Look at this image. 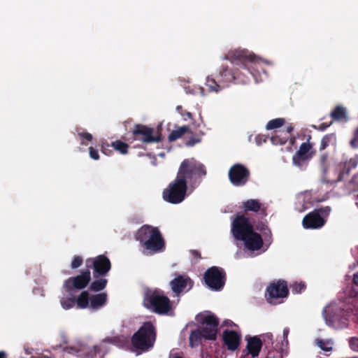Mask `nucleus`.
<instances>
[{
	"label": "nucleus",
	"instance_id": "obj_38",
	"mask_svg": "<svg viewBox=\"0 0 358 358\" xmlns=\"http://www.w3.org/2000/svg\"><path fill=\"white\" fill-rule=\"evenodd\" d=\"M306 285L303 282H294L290 285L292 292L294 294H301L306 289Z\"/></svg>",
	"mask_w": 358,
	"mask_h": 358
},
{
	"label": "nucleus",
	"instance_id": "obj_52",
	"mask_svg": "<svg viewBox=\"0 0 358 358\" xmlns=\"http://www.w3.org/2000/svg\"><path fill=\"white\" fill-rule=\"evenodd\" d=\"M191 253L194 258H196V259L201 258V253L198 250H191Z\"/></svg>",
	"mask_w": 358,
	"mask_h": 358
},
{
	"label": "nucleus",
	"instance_id": "obj_34",
	"mask_svg": "<svg viewBox=\"0 0 358 358\" xmlns=\"http://www.w3.org/2000/svg\"><path fill=\"white\" fill-rule=\"evenodd\" d=\"M331 117L335 120H342L346 117L345 110L342 106H337L331 113Z\"/></svg>",
	"mask_w": 358,
	"mask_h": 358
},
{
	"label": "nucleus",
	"instance_id": "obj_9",
	"mask_svg": "<svg viewBox=\"0 0 358 358\" xmlns=\"http://www.w3.org/2000/svg\"><path fill=\"white\" fill-rule=\"evenodd\" d=\"M216 78L223 87L229 86L232 83H244L248 80L245 74L242 77V74L238 73L237 70L229 69L225 65H222L218 69Z\"/></svg>",
	"mask_w": 358,
	"mask_h": 358
},
{
	"label": "nucleus",
	"instance_id": "obj_62",
	"mask_svg": "<svg viewBox=\"0 0 358 358\" xmlns=\"http://www.w3.org/2000/svg\"><path fill=\"white\" fill-rule=\"evenodd\" d=\"M355 358H358V357H355Z\"/></svg>",
	"mask_w": 358,
	"mask_h": 358
},
{
	"label": "nucleus",
	"instance_id": "obj_45",
	"mask_svg": "<svg viewBox=\"0 0 358 358\" xmlns=\"http://www.w3.org/2000/svg\"><path fill=\"white\" fill-rule=\"evenodd\" d=\"M89 154L90 157L94 160H98L99 159L98 150L94 148L93 147L89 148Z\"/></svg>",
	"mask_w": 358,
	"mask_h": 358
},
{
	"label": "nucleus",
	"instance_id": "obj_26",
	"mask_svg": "<svg viewBox=\"0 0 358 358\" xmlns=\"http://www.w3.org/2000/svg\"><path fill=\"white\" fill-rule=\"evenodd\" d=\"M320 166L321 171L322 173V178H324V180H327V182H329L330 180L327 176V171L329 167L327 153H323L320 157Z\"/></svg>",
	"mask_w": 358,
	"mask_h": 358
},
{
	"label": "nucleus",
	"instance_id": "obj_18",
	"mask_svg": "<svg viewBox=\"0 0 358 358\" xmlns=\"http://www.w3.org/2000/svg\"><path fill=\"white\" fill-rule=\"evenodd\" d=\"M326 223L325 219L313 210L307 214L303 219L302 224L305 229H320Z\"/></svg>",
	"mask_w": 358,
	"mask_h": 358
},
{
	"label": "nucleus",
	"instance_id": "obj_6",
	"mask_svg": "<svg viewBox=\"0 0 358 358\" xmlns=\"http://www.w3.org/2000/svg\"><path fill=\"white\" fill-rule=\"evenodd\" d=\"M203 280L209 289L213 291H220L226 283L227 273L224 268L213 266L205 271Z\"/></svg>",
	"mask_w": 358,
	"mask_h": 358
},
{
	"label": "nucleus",
	"instance_id": "obj_28",
	"mask_svg": "<svg viewBox=\"0 0 358 358\" xmlns=\"http://www.w3.org/2000/svg\"><path fill=\"white\" fill-rule=\"evenodd\" d=\"M189 128L187 126L179 127L177 129L173 130L169 135L168 139L170 142H173L180 138L183 134L188 132Z\"/></svg>",
	"mask_w": 358,
	"mask_h": 358
},
{
	"label": "nucleus",
	"instance_id": "obj_29",
	"mask_svg": "<svg viewBox=\"0 0 358 358\" xmlns=\"http://www.w3.org/2000/svg\"><path fill=\"white\" fill-rule=\"evenodd\" d=\"M202 339H204L199 329L192 331L189 335V345L191 347L199 345Z\"/></svg>",
	"mask_w": 358,
	"mask_h": 358
},
{
	"label": "nucleus",
	"instance_id": "obj_16",
	"mask_svg": "<svg viewBox=\"0 0 358 358\" xmlns=\"http://www.w3.org/2000/svg\"><path fill=\"white\" fill-rule=\"evenodd\" d=\"M289 289L285 280H279L271 282L266 289V297L268 303H274V300L285 298L288 296Z\"/></svg>",
	"mask_w": 358,
	"mask_h": 358
},
{
	"label": "nucleus",
	"instance_id": "obj_10",
	"mask_svg": "<svg viewBox=\"0 0 358 358\" xmlns=\"http://www.w3.org/2000/svg\"><path fill=\"white\" fill-rule=\"evenodd\" d=\"M199 321L203 325L199 328L203 338L205 340H215L219 326L217 317L213 314L201 315L199 316Z\"/></svg>",
	"mask_w": 358,
	"mask_h": 358
},
{
	"label": "nucleus",
	"instance_id": "obj_48",
	"mask_svg": "<svg viewBox=\"0 0 358 358\" xmlns=\"http://www.w3.org/2000/svg\"><path fill=\"white\" fill-rule=\"evenodd\" d=\"M201 141V139L199 138L196 137H192L190 138L187 142L185 143L187 146H193L195 144L199 143Z\"/></svg>",
	"mask_w": 358,
	"mask_h": 358
},
{
	"label": "nucleus",
	"instance_id": "obj_17",
	"mask_svg": "<svg viewBox=\"0 0 358 358\" xmlns=\"http://www.w3.org/2000/svg\"><path fill=\"white\" fill-rule=\"evenodd\" d=\"M193 286L194 281L187 275H177L170 282V287L176 296L190 290Z\"/></svg>",
	"mask_w": 358,
	"mask_h": 358
},
{
	"label": "nucleus",
	"instance_id": "obj_7",
	"mask_svg": "<svg viewBox=\"0 0 358 358\" xmlns=\"http://www.w3.org/2000/svg\"><path fill=\"white\" fill-rule=\"evenodd\" d=\"M255 55L250 54L245 50H235L229 51L224 57L223 59H227L231 62L233 64L240 65L248 73L253 76L252 72L250 71L251 65L255 60Z\"/></svg>",
	"mask_w": 358,
	"mask_h": 358
},
{
	"label": "nucleus",
	"instance_id": "obj_20",
	"mask_svg": "<svg viewBox=\"0 0 358 358\" xmlns=\"http://www.w3.org/2000/svg\"><path fill=\"white\" fill-rule=\"evenodd\" d=\"M222 339L227 349L234 351L238 348L241 336L234 330L227 329L223 331Z\"/></svg>",
	"mask_w": 358,
	"mask_h": 358
},
{
	"label": "nucleus",
	"instance_id": "obj_31",
	"mask_svg": "<svg viewBox=\"0 0 358 358\" xmlns=\"http://www.w3.org/2000/svg\"><path fill=\"white\" fill-rule=\"evenodd\" d=\"M315 343L323 351L330 352L333 350V341L331 339L324 340L317 338L315 340Z\"/></svg>",
	"mask_w": 358,
	"mask_h": 358
},
{
	"label": "nucleus",
	"instance_id": "obj_27",
	"mask_svg": "<svg viewBox=\"0 0 358 358\" xmlns=\"http://www.w3.org/2000/svg\"><path fill=\"white\" fill-rule=\"evenodd\" d=\"M108 283V280L103 277L95 278V280L90 285V289L92 292H97L105 289Z\"/></svg>",
	"mask_w": 358,
	"mask_h": 358
},
{
	"label": "nucleus",
	"instance_id": "obj_25",
	"mask_svg": "<svg viewBox=\"0 0 358 358\" xmlns=\"http://www.w3.org/2000/svg\"><path fill=\"white\" fill-rule=\"evenodd\" d=\"M90 296L87 291H83L76 299V303L79 308H86L90 307Z\"/></svg>",
	"mask_w": 358,
	"mask_h": 358
},
{
	"label": "nucleus",
	"instance_id": "obj_11",
	"mask_svg": "<svg viewBox=\"0 0 358 358\" xmlns=\"http://www.w3.org/2000/svg\"><path fill=\"white\" fill-rule=\"evenodd\" d=\"M311 136H308L306 142L301 144L299 149L292 157V163L294 166L302 168L307 165L308 162L313 158L315 150L313 149V145L310 143Z\"/></svg>",
	"mask_w": 358,
	"mask_h": 358
},
{
	"label": "nucleus",
	"instance_id": "obj_30",
	"mask_svg": "<svg viewBox=\"0 0 358 358\" xmlns=\"http://www.w3.org/2000/svg\"><path fill=\"white\" fill-rule=\"evenodd\" d=\"M206 85L208 87L210 92H217L224 88L216 78H213L208 77L206 78Z\"/></svg>",
	"mask_w": 358,
	"mask_h": 358
},
{
	"label": "nucleus",
	"instance_id": "obj_50",
	"mask_svg": "<svg viewBox=\"0 0 358 358\" xmlns=\"http://www.w3.org/2000/svg\"><path fill=\"white\" fill-rule=\"evenodd\" d=\"M256 229L263 233L265 231H267L269 228L264 222H260L258 224H257Z\"/></svg>",
	"mask_w": 358,
	"mask_h": 358
},
{
	"label": "nucleus",
	"instance_id": "obj_24",
	"mask_svg": "<svg viewBox=\"0 0 358 358\" xmlns=\"http://www.w3.org/2000/svg\"><path fill=\"white\" fill-rule=\"evenodd\" d=\"M108 296L106 293H100L92 295L90 301V308L96 310L104 306L107 302Z\"/></svg>",
	"mask_w": 358,
	"mask_h": 358
},
{
	"label": "nucleus",
	"instance_id": "obj_58",
	"mask_svg": "<svg viewBox=\"0 0 358 358\" xmlns=\"http://www.w3.org/2000/svg\"><path fill=\"white\" fill-rule=\"evenodd\" d=\"M353 282L355 285L358 286V272L354 275Z\"/></svg>",
	"mask_w": 358,
	"mask_h": 358
},
{
	"label": "nucleus",
	"instance_id": "obj_59",
	"mask_svg": "<svg viewBox=\"0 0 358 358\" xmlns=\"http://www.w3.org/2000/svg\"><path fill=\"white\" fill-rule=\"evenodd\" d=\"M176 110L181 114L182 116H185V115H183V110H182V106H178L176 107Z\"/></svg>",
	"mask_w": 358,
	"mask_h": 358
},
{
	"label": "nucleus",
	"instance_id": "obj_57",
	"mask_svg": "<svg viewBox=\"0 0 358 358\" xmlns=\"http://www.w3.org/2000/svg\"><path fill=\"white\" fill-rule=\"evenodd\" d=\"M266 338L269 340L271 342V344H273V341H273V335L271 334H266L264 336V342H266Z\"/></svg>",
	"mask_w": 358,
	"mask_h": 358
},
{
	"label": "nucleus",
	"instance_id": "obj_15",
	"mask_svg": "<svg viewBox=\"0 0 358 358\" xmlns=\"http://www.w3.org/2000/svg\"><path fill=\"white\" fill-rule=\"evenodd\" d=\"M154 129L141 124H136L132 130L134 140L148 144L159 143L162 141L160 135H154Z\"/></svg>",
	"mask_w": 358,
	"mask_h": 358
},
{
	"label": "nucleus",
	"instance_id": "obj_46",
	"mask_svg": "<svg viewBox=\"0 0 358 358\" xmlns=\"http://www.w3.org/2000/svg\"><path fill=\"white\" fill-rule=\"evenodd\" d=\"M263 236L264 237V241L266 242V243H268V245H270L272 242V234H271V229H268L267 231H265L264 232H263Z\"/></svg>",
	"mask_w": 358,
	"mask_h": 358
},
{
	"label": "nucleus",
	"instance_id": "obj_55",
	"mask_svg": "<svg viewBox=\"0 0 358 358\" xmlns=\"http://www.w3.org/2000/svg\"><path fill=\"white\" fill-rule=\"evenodd\" d=\"M293 129H294L293 127L289 125V126L287 127L286 131L283 132V134L287 135L289 136V135L291 134V132L293 131Z\"/></svg>",
	"mask_w": 358,
	"mask_h": 358
},
{
	"label": "nucleus",
	"instance_id": "obj_61",
	"mask_svg": "<svg viewBox=\"0 0 358 358\" xmlns=\"http://www.w3.org/2000/svg\"><path fill=\"white\" fill-rule=\"evenodd\" d=\"M174 358H183V357H180V356H177V357H175Z\"/></svg>",
	"mask_w": 358,
	"mask_h": 358
},
{
	"label": "nucleus",
	"instance_id": "obj_13",
	"mask_svg": "<svg viewBox=\"0 0 358 358\" xmlns=\"http://www.w3.org/2000/svg\"><path fill=\"white\" fill-rule=\"evenodd\" d=\"M254 229L253 224L245 215H237L231 224V232L234 237L241 241L245 238Z\"/></svg>",
	"mask_w": 358,
	"mask_h": 358
},
{
	"label": "nucleus",
	"instance_id": "obj_51",
	"mask_svg": "<svg viewBox=\"0 0 358 358\" xmlns=\"http://www.w3.org/2000/svg\"><path fill=\"white\" fill-rule=\"evenodd\" d=\"M109 147L110 145L108 143H103L101 145V152L105 155H108L107 151L109 150Z\"/></svg>",
	"mask_w": 358,
	"mask_h": 358
},
{
	"label": "nucleus",
	"instance_id": "obj_41",
	"mask_svg": "<svg viewBox=\"0 0 358 358\" xmlns=\"http://www.w3.org/2000/svg\"><path fill=\"white\" fill-rule=\"evenodd\" d=\"M80 138L82 140L81 144L85 145V143L84 142V140H86L87 141H92L93 139V136L91 134L88 132H79L78 134Z\"/></svg>",
	"mask_w": 358,
	"mask_h": 358
},
{
	"label": "nucleus",
	"instance_id": "obj_40",
	"mask_svg": "<svg viewBox=\"0 0 358 358\" xmlns=\"http://www.w3.org/2000/svg\"><path fill=\"white\" fill-rule=\"evenodd\" d=\"M83 263V259L81 256H75L71 263V268L76 269L79 268Z\"/></svg>",
	"mask_w": 358,
	"mask_h": 358
},
{
	"label": "nucleus",
	"instance_id": "obj_33",
	"mask_svg": "<svg viewBox=\"0 0 358 358\" xmlns=\"http://www.w3.org/2000/svg\"><path fill=\"white\" fill-rule=\"evenodd\" d=\"M289 136L287 135H284L283 132H280L279 134H275L271 137V143L275 145H284L287 143Z\"/></svg>",
	"mask_w": 358,
	"mask_h": 358
},
{
	"label": "nucleus",
	"instance_id": "obj_23",
	"mask_svg": "<svg viewBox=\"0 0 358 358\" xmlns=\"http://www.w3.org/2000/svg\"><path fill=\"white\" fill-rule=\"evenodd\" d=\"M358 164V155H356L351 157L348 161H346L342 169L340 171L337 179L332 180L333 182H338L343 180L344 175H348L351 170L355 169Z\"/></svg>",
	"mask_w": 358,
	"mask_h": 358
},
{
	"label": "nucleus",
	"instance_id": "obj_32",
	"mask_svg": "<svg viewBox=\"0 0 358 358\" xmlns=\"http://www.w3.org/2000/svg\"><path fill=\"white\" fill-rule=\"evenodd\" d=\"M111 147L122 155L127 154L128 152L129 145L120 140L112 142Z\"/></svg>",
	"mask_w": 358,
	"mask_h": 358
},
{
	"label": "nucleus",
	"instance_id": "obj_43",
	"mask_svg": "<svg viewBox=\"0 0 358 358\" xmlns=\"http://www.w3.org/2000/svg\"><path fill=\"white\" fill-rule=\"evenodd\" d=\"M314 210L316 211L322 217L328 216L331 212V208L329 206H325L315 209Z\"/></svg>",
	"mask_w": 358,
	"mask_h": 358
},
{
	"label": "nucleus",
	"instance_id": "obj_4",
	"mask_svg": "<svg viewBox=\"0 0 358 358\" xmlns=\"http://www.w3.org/2000/svg\"><path fill=\"white\" fill-rule=\"evenodd\" d=\"M156 340V329L151 322H146L131 338L132 345L137 350H148Z\"/></svg>",
	"mask_w": 358,
	"mask_h": 358
},
{
	"label": "nucleus",
	"instance_id": "obj_60",
	"mask_svg": "<svg viewBox=\"0 0 358 358\" xmlns=\"http://www.w3.org/2000/svg\"><path fill=\"white\" fill-rule=\"evenodd\" d=\"M0 358H7V354L4 351H0Z\"/></svg>",
	"mask_w": 358,
	"mask_h": 358
},
{
	"label": "nucleus",
	"instance_id": "obj_19",
	"mask_svg": "<svg viewBox=\"0 0 358 358\" xmlns=\"http://www.w3.org/2000/svg\"><path fill=\"white\" fill-rule=\"evenodd\" d=\"M244 243L245 247L250 251H257L260 250L264 245V241L262 236L255 232L254 229L245 238L241 240Z\"/></svg>",
	"mask_w": 358,
	"mask_h": 358
},
{
	"label": "nucleus",
	"instance_id": "obj_36",
	"mask_svg": "<svg viewBox=\"0 0 358 358\" xmlns=\"http://www.w3.org/2000/svg\"><path fill=\"white\" fill-rule=\"evenodd\" d=\"M335 138V135L334 134H327L321 140L320 150H325L329 145L331 141Z\"/></svg>",
	"mask_w": 358,
	"mask_h": 358
},
{
	"label": "nucleus",
	"instance_id": "obj_21",
	"mask_svg": "<svg viewBox=\"0 0 358 358\" xmlns=\"http://www.w3.org/2000/svg\"><path fill=\"white\" fill-rule=\"evenodd\" d=\"M242 208L245 212L252 211L258 213L262 217L267 215L266 208L262 206L258 199H250L243 202Z\"/></svg>",
	"mask_w": 358,
	"mask_h": 358
},
{
	"label": "nucleus",
	"instance_id": "obj_39",
	"mask_svg": "<svg viewBox=\"0 0 358 358\" xmlns=\"http://www.w3.org/2000/svg\"><path fill=\"white\" fill-rule=\"evenodd\" d=\"M282 348L279 349H272L268 350L267 355L265 358H282Z\"/></svg>",
	"mask_w": 358,
	"mask_h": 358
},
{
	"label": "nucleus",
	"instance_id": "obj_3",
	"mask_svg": "<svg viewBox=\"0 0 358 358\" xmlns=\"http://www.w3.org/2000/svg\"><path fill=\"white\" fill-rule=\"evenodd\" d=\"M143 306L153 313L164 315L172 308L170 299L159 289H148L144 294Z\"/></svg>",
	"mask_w": 358,
	"mask_h": 358
},
{
	"label": "nucleus",
	"instance_id": "obj_14",
	"mask_svg": "<svg viewBox=\"0 0 358 358\" xmlns=\"http://www.w3.org/2000/svg\"><path fill=\"white\" fill-rule=\"evenodd\" d=\"M230 182L236 187L244 186L250 180V172L241 164H234L228 172Z\"/></svg>",
	"mask_w": 358,
	"mask_h": 358
},
{
	"label": "nucleus",
	"instance_id": "obj_37",
	"mask_svg": "<svg viewBox=\"0 0 358 358\" xmlns=\"http://www.w3.org/2000/svg\"><path fill=\"white\" fill-rule=\"evenodd\" d=\"M62 307L65 310H69L73 308L76 303V298L68 297L66 299H62L60 301Z\"/></svg>",
	"mask_w": 358,
	"mask_h": 358
},
{
	"label": "nucleus",
	"instance_id": "obj_42",
	"mask_svg": "<svg viewBox=\"0 0 358 358\" xmlns=\"http://www.w3.org/2000/svg\"><path fill=\"white\" fill-rule=\"evenodd\" d=\"M350 145L352 148H358V128L354 131Z\"/></svg>",
	"mask_w": 358,
	"mask_h": 358
},
{
	"label": "nucleus",
	"instance_id": "obj_53",
	"mask_svg": "<svg viewBox=\"0 0 358 358\" xmlns=\"http://www.w3.org/2000/svg\"><path fill=\"white\" fill-rule=\"evenodd\" d=\"M117 340V337H107L104 339V341L110 343H116Z\"/></svg>",
	"mask_w": 358,
	"mask_h": 358
},
{
	"label": "nucleus",
	"instance_id": "obj_2",
	"mask_svg": "<svg viewBox=\"0 0 358 358\" xmlns=\"http://www.w3.org/2000/svg\"><path fill=\"white\" fill-rule=\"evenodd\" d=\"M207 172L205 166L194 158L184 159L178 169L177 176L183 179L190 185L200 182V180L206 176Z\"/></svg>",
	"mask_w": 358,
	"mask_h": 358
},
{
	"label": "nucleus",
	"instance_id": "obj_47",
	"mask_svg": "<svg viewBox=\"0 0 358 358\" xmlns=\"http://www.w3.org/2000/svg\"><path fill=\"white\" fill-rule=\"evenodd\" d=\"M333 123V121H330L329 122H322L320 124H319L317 127L316 126H313V127L315 129H317L319 131H324L327 128H328L329 127H330Z\"/></svg>",
	"mask_w": 358,
	"mask_h": 358
},
{
	"label": "nucleus",
	"instance_id": "obj_8",
	"mask_svg": "<svg viewBox=\"0 0 358 358\" xmlns=\"http://www.w3.org/2000/svg\"><path fill=\"white\" fill-rule=\"evenodd\" d=\"M88 269L93 268V277L99 278L107 275L111 268L110 259L104 255H100L93 258H88L85 261Z\"/></svg>",
	"mask_w": 358,
	"mask_h": 358
},
{
	"label": "nucleus",
	"instance_id": "obj_56",
	"mask_svg": "<svg viewBox=\"0 0 358 358\" xmlns=\"http://www.w3.org/2000/svg\"><path fill=\"white\" fill-rule=\"evenodd\" d=\"M288 334H289V329H285L283 330V338L285 341L286 345H287V343H288V341H287V335H288Z\"/></svg>",
	"mask_w": 358,
	"mask_h": 358
},
{
	"label": "nucleus",
	"instance_id": "obj_44",
	"mask_svg": "<svg viewBox=\"0 0 358 358\" xmlns=\"http://www.w3.org/2000/svg\"><path fill=\"white\" fill-rule=\"evenodd\" d=\"M350 347L352 350L358 351V338L353 337L349 341Z\"/></svg>",
	"mask_w": 358,
	"mask_h": 358
},
{
	"label": "nucleus",
	"instance_id": "obj_12",
	"mask_svg": "<svg viewBox=\"0 0 358 358\" xmlns=\"http://www.w3.org/2000/svg\"><path fill=\"white\" fill-rule=\"evenodd\" d=\"M91 281L90 270L87 268L83 270L80 274L66 279L63 285L66 292H71L74 289L81 290L85 289Z\"/></svg>",
	"mask_w": 358,
	"mask_h": 358
},
{
	"label": "nucleus",
	"instance_id": "obj_22",
	"mask_svg": "<svg viewBox=\"0 0 358 358\" xmlns=\"http://www.w3.org/2000/svg\"><path fill=\"white\" fill-rule=\"evenodd\" d=\"M262 345V341L259 337H250L247 339L246 349L248 355H250L252 357H257L261 351Z\"/></svg>",
	"mask_w": 358,
	"mask_h": 358
},
{
	"label": "nucleus",
	"instance_id": "obj_54",
	"mask_svg": "<svg viewBox=\"0 0 358 358\" xmlns=\"http://www.w3.org/2000/svg\"><path fill=\"white\" fill-rule=\"evenodd\" d=\"M183 115H185V116H183V117H184V120H185L192 119V114L190 112L185 111V112H183Z\"/></svg>",
	"mask_w": 358,
	"mask_h": 358
},
{
	"label": "nucleus",
	"instance_id": "obj_5",
	"mask_svg": "<svg viewBox=\"0 0 358 358\" xmlns=\"http://www.w3.org/2000/svg\"><path fill=\"white\" fill-rule=\"evenodd\" d=\"M187 190V182L176 176V179L163 191V199L173 204L180 203L185 199Z\"/></svg>",
	"mask_w": 358,
	"mask_h": 358
},
{
	"label": "nucleus",
	"instance_id": "obj_1",
	"mask_svg": "<svg viewBox=\"0 0 358 358\" xmlns=\"http://www.w3.org/2000/svg\"><path fill=\"white\" fill-rule=\"evenodd\" d=\"M135 238L150 253H157L165 249V241L157 227L144 224L138 229Z\"/></svg>",
	"mask_w": 358,
	"mask_h": 358
},
{
	"label": "nucleus",
	"instance_id": "obj_35",
	"mask_svg": "<svg viewBox=\"0 0 358 358\" xmlns=\"http://www.w3.org/2000/svg\"><path fill=\"white\" fill-rule=\"evenodd\" d=\"M285 124V119L276 118L270 120L266 124V129L268 130L275 129L281 127Z\"/></svg>",
	"mask_w": 358,
	"mask_h": 358
},
{
	"label": "nucleus",
	"instance_id": "obj_49",
	"mask_svg": "<svg viewBox=\"0 0 358 358\" xmlns=\"http://www.w3.org/2000/svg\"><path fill=\"white\" fill-rule=\"evenodd\" d=\"M323 314H324V320L326 321V323L329 326H333L334 323V321L332 319L331 316L330 315H329L328 313H327L326 311H324Z\"/></svg>",
	"mask_w": 358,
	"mask_h": 358
}]
</instances>
